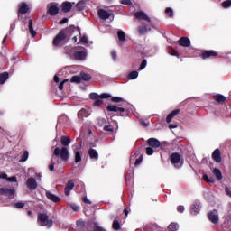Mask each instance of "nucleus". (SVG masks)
<instances>
[{"label":"nucleus","mask_w":231,"mask_h":231,"mask_svg":"<svg viewBox=\"0 0 231 231\" xmlns=\"http://www.w3.org/2000/svg\"><path fill=\"white\" fill-rule=\"evenodd\" d=\"M46 196L50 201H53L54 203H59L60 201V198H59L57 195L52 194L50 191H46Z\"/></svg>","instance_id":"23"},{"label":"nucleus","mask_w":231,"mask_h":231,"mask_svg":"<svg viewBox=\"0 0 231 231\" xmlns=\"http://www.w3.org/2000/svg\"><path fill=\"white\" fill-rule=\"evenodd\" d=\"M98 17H100L103 21H107L109 17L113 16V13H109L105 9H99L97 12Z\"/></svg>","instance_id":"14"},{"label":"nucleus","mask_w":231,"mask_h":231,"mask_svg":"<svg viewBox=\"0 0 231 231\" xmlns=\"http://www.w3.org/2000/svg\"><path fill=\"white\" fill-rule=\"evenodd\" d=\"M129 80H134V79H138V71H132L128 74Z\"/></svg>","instance_id":"38"},{"label":"nucleus","mask_w":231,"mask_h":231,"mask_svg":"<svg viewBox=\"0 0 231 231\" xmlns=\"http://www.w3.org/2000/svg\"><path fill=\"white\" fill-rule=\"evenodd\" d=\"M117 37L121 42H124V41H125V32H124V31H118Z\"/></svg>","instance_id":"39"},{"label":"nucleus","mask_w":231,"mask_h":231,"mask_svg":"<svg viewBox=\"0 0 231 231\" xmlns=\"http://www.w3.org/2000/svg\"><path fill=\"white\" fill-rule=\"evenodd\" d=\"M0 180H8V175L6 173H0Z\"/></svg>","instance_id":"61"},{"label":"nucleus","mask_w":231,"mask_h":231,"mask_svg":"<svg viewBox=\"0 0 231 231\" xmlns=\"http://www.w3.org/2000/svg\"><path fill=\"white\" fill-rule=\"evenodd\" d=\"M69 79H64L61 83H60V85H59V88L60 89V90H62V89H64V84H66V82H69Z\"/></svg>","instance_id":"55"},{"label":"nucleus","mask_w":231,"mask_h":231,"mask_svg":"<svg viewBox=\"0 0 231 231\" xmlns=\"http://www.w3.org/2000/svg\"><path fill=\"white\" fill-rule=\"evenodd\" d=\"M7 181H9L10 183H17V177L16 176L9 177L7 178Z\"/></svg>","instance_id":"54"},{"label":"nucleus","mask_w":231,"mask_h":231,"mask_svg":"<svg viewBox=\"0 0 231 231\" xmlns=\"http://www.w3.org/2000/svg\"><path fill=\"white\" fill-rule=\"evenodd\" d=\"M70 82L74 84H80V82H82V78L80 76H73L70 79Z\"/></svg>","instance_id":"36"},{"label":"nucleus","mask_w":231,"mask_h":231,"mask_svg":"<svg viewBox=\"0 0 231 231\" xmlns=\"http://www.w3.org/2000/svg\"><path fill=\"white\" fill-rule=\"evenodd\" d=\"M15 208H23L24 207V203L23 202H17L15 205H14Z\"/></svg>","instance_id":"56"},{"label":"nucleus","mask_w":231,"mask_h":231,"mask_svg":"<svg viewBox=\"0 0 231 231\" xmlns=\"http://www.w3.org/2000/svg\"><path fill=\"white\" fill-rule=\"evenodd\" d=\"M112 226L114 230H120V222H118V220H114Z\"/></svg>","instance_id":"42"},{"label":"nucleus","mask_w":231,"mask_h":231,"mask_svg":"<svg viewBox=\"0 0 231 231\" xmlns=\"http://www.w3.org/2000/svg\"><path fill=\"white\" fill-rule=\"evenodd\" d=\"M77 226H79V228H84V226H86V221H84V220H78L77 221Z\"/></svg>","instance_id":"47"},{"label":"nucleus","mask_w":231,"mask_h":231,"mask_svg":"<svg viewBox=\"0 0 231 231\" xmlns=\"http://www.w3.org/2000/svg\"><path fill=\"white\" fill-rule=\"evenodd\" d=\"M134 15L135 19H138V21H146V23H148L149 24H151V22H152L151 20V17H149V15H147V14H145V12L143 11L135 12Z\"/></svg>","instance_id":"7"},{"label":"nucleus","mask_w":231,"mask_h":231,"mask_svg":"<svg viewBox=\"0 0 231 231\" xmlns=\"http://www.w3.org/2000/svg\"><path fill=\"white\" fill-rule=\"evenodd\" d=\"M213 174L216 176L217 180H218V181H220V180H223V174L221 173V170L215 168L213 170Z\"/></svg>","instance_id":"31"},{"label":"nucleus","mask_w":231,"mask_h":231,"mask_svg":"<svg viewBox=\"0 0 231 231\" xmlns=\"http://www.w3.org/2000/svg\"><path fill=\"white\" fill-rule=\"evenodd\" d=\"M176 115H180V109L173 110L171 114H169L166 117V122L171 124V122H172V118L176 116Z\"/></svg>","instance_id":"25"},{"label":"nucleus","mask_w":231,"mask_h":231,"mask_svg":"<svg viewBox=\"0 0 231 231\" xmlns=\"http://www.w3.org/2000/svg\"><path fill=\"white\" fill-rule=\"evenodd\" d=\"M0 196H7V198H14L15 196V189L0 188Z\"/></svg>","instance_id":"13"},{"label":"nucleus","mask_w":231,"mask_h":231,"mask_svg":"<svg viewBox=\"0 0 231 231\" xmlns=\"http://www.w3.org/2000/svg\"><path fill=\"white\" fill-rule=\"evenodd\" d=\"M176 115H180V109L173 110L171 114H169L166 117V122L171 124V122H172V118L176 116Z\"/></svg>","instance_id":"26"},{"label":"nucleus","mask_w":231,"mask_h":231,"mask_svg":"<svg viewBox=\"0 0 231 231\" xmlns=\"http://www.w3.org/2000/svg\"><path fill=\"white\" fill-rule=\"evenodd\" d=\"M214 100H216V102H217L218 104H223V102L226 100V97H225V96L223 95L218 94L214 96Z\"/></svg>","instance_id":"33"},{"label":"nucleus","mask_w":231,"mask_h":231,"mask_svg":"<svg viewBox=\"0 0 231 231\" xmlns=\"http://www.w3.org/2000/svg\"><path fill=\"white\" fill-rule=\"evenodd\" d=\"M200 208H201V203L200 202H195L191 206V214L193 216H198V214H199Z\"/></svg>","instance_id":"21"},{"label":"nucleus","mask_w":231,"mask_h":231,"mask_svg":"<svg viewBox=\"0 0 231 231\" xmlns=\"http://www.w3.org/2000/svg\"><path fill=\"white\" fill-rule=\"evenodd\" d=\"M26 185L30 190H35V189H37V180L31 177L27 180Z\"/></svg>","instance_id":"17"},{"label":"nucleus","mask_w":231,"mask_h":231,"mask_svg":"<svg viewBox=\"0 0 231 231\" xmlns=\"http://www.w3.org/2000/svg\"><path fill=\"white\" fill-rule=\"evenodd\" d=\"M212 159L214 160V162H216L217 163H221V152L219 151V149H216L213 153H212Z\"/></svg>","instance_id":"22"},{"label":"nucleus","mask_w":231,"mask_h":231,"mask_svg":"<svg viewBox=\"0 0 231 231\" xmlns=\"http://www.w3.org/2000/svg\"><path fill=\"white\" fill-rule=\"evenodd\" d=\"M152 28H154V24L152 23V22H151L150 23L147 22H143L137 28V33L139 35H146V33H149V32H151Z\"/></svg>","instance_id":"4"},{"label":"nucleus","mask_w":231,"mask_h":231,"mask_svg":"<svg viewBox=\"0 0 231 231\" xmlns=\"http://www.w3.org/2000/svg\"><path fill=\"white\" fill-rule=\"evenodd\" d=\"M112 102H115L116 104H120V102H124V98L118 97H114L111 98Z\"/></svg>","instance_id":"45"},{"label":"nucleus","mask_w":231,"mask_h":231,"mask_svg":"<svg viewBox=\"0 0 231 231\" xmlns=\"http://www.w3.org/2000/svg\"><path fill=\"white\" fill-rule=\"evenodd\" d=\"M28 10H30V7H28V4L26 3H21L18 5V15H24L25 14H28Z\"/></svg>","instance_id":"16"},{"label":"nucleus","mask_w":231,"mask_h":231,"mask_svg":"<svg viewBox=\"0 0 231 231\" xmlns=\"http://www.w3.org/2000/svg\"><path fill=\"white\" fill-rule=\"evenodd\" d=\"M170 231H178L180 229V226L177 223H171L168 226Z\"/></svg>","instance_id":"37"},{"label":"nucleus","mask_w":231,"mask_h":231,"mask_svg":"<svg viewBox=\"0 0 231 231\" xmlns=\"http://www.w3.org/2000/svg\"><path fill=\"white\" fill-rule=\"evenodd\" d=\"M76 8H78L79 11L84 10V8H86V2L85 1H79L77 5Z\"/></svg>","instance_id":"40"},{"label":"nucleus","mask_w":231,"mask_h":231,"mask_svg":"<svg viewBox=\"0 0 231 231\" xmlns=\"http://www.w3.org/2000/svg\"><path fill=\"white\" fill-rule=\"evenodd\" d=\"M80 42H83V44H88V36H82Z\"/></svg>","instance_id":"60"},{"label":"nucleus","mask_w":231,"mask_h":231,"mask_svg":"<svg viewBox=\"0 0 231 231\" xmlns=\"http://www.w3.org/2000/svg\"><path fill=\"white\" fill-rule=\"evenodd\" d=\"M126 183L129 187H133V185H134V179H133V173L126 175Z\"/></svg>","instance_id":"34"},{"label":"nucleus","mask_w":231,"mask_h":231,"mask_svg":"<svg viewBox=\"0 0 231 231\" xmlns=\"http://www.w3.org/2000/svg\"><path fill=\"white\" fill-rule=\"evenodd\" d=\"M177 210H178V212H180V214H183V212H185V207H183V206H179V207L177 208Z\"/></svg>","instance_id":"59"},{"label":"nucleus","mask_w":231,"mask_h":231,"mask_svg":"<svg viewBox=\"0 0 231 231\" xmlns=\"http://www.w3.org/2000/svg\"><path fill=\"white\" fill-rule=\"evenodd\" d=\"M111 57L113 59V60H116V59H117L116 51H111Z\"/></svg>","instance_id":"58"},{"label":"nucleus","mask_w":231,"mask_h":231,"mask_svg":"<svg viewBox=\"0 0 231 231\" xmlns=\"http://www.w3.org/2000/svg\"><path fill=\"white\" fill-rule=\"evenodd\" d=\"M176 115H180V109L173 110L171 114H169L166 117V122L171 124V122H172V118L176 116Z\"/></svg>","instance_id":"27"},{"label":"nucleus","mask_w":231,"mask_h":231,"mask_svg":"<svg viewBox=\"0 0 231 231\" xmlns=\"http://www.w3.org/2000/svg\"><path fill=\"white\" fill-rule=\"evenodd\" d=\"M75 3H70V2H63L61 5V10L65 14H68V12H71V8H73V5Z\"/></svg>","instance_id":"19"},{"label":"nucleus","mask_w":231,"mask_h":231,"mask_svg":"<svg viewBox=\"0 0 231 231\" xmlns=\"http://www.w3.org/2000/svg\"><path fill=\"white\" fill-rule=\"evenodd\" d=\"M147 143L150 145V147H153L154 149H158V147L162 145V143H160V141L156 138L148 139Z\"/></svg>","instance_id":"20"},{"label":"nucleus","mask_w":231,"mask_h":231,"mask_svg":"<svg viewBox=\"0 0 231 231\" xmlns=\"http://www.w3.org/2000/svg\"><path fill=\"white\" fill-rule=\"evenodd\" d=\"M29 32H30L32 37H35V35H37V32H35V30H33V20H32V19L29 20Z\"/></svg>","instance_id":"32"},{"label":"nucleus","mask_w":231,"mask_h":231,"mask_svg":"<svg viewBox=\"0 0 231 231\" xmlns=\"http://www.w3.org/2000/svg\"><path fill=\"white\" fill-rule=\"evenodd\" d=\"M143 160V155H140V157L135 160V163H134L135 167H138V165L142 163Z\"/></svg>","instance_id":"50"},{"label":"nucleus","mask_w":231,"mask_h":231,"mask_svg":"<svg viewBox=\"0 0 231 231\" xmlns=\"http://www.w3.org/2000/svg\"><path fill=\"white\" fill-rule=\"evenodd\" d=\"M203 180H204V181H206L207 183H214V179L208 178V175H207V174H204V175H203Z\"/></svg>","instance_id":"44"},{"label":"nucleus","mask_w":231,"mask_h":231,"mask_svg":"<svg viewBox=\"0 0 231 231\" xmlns=\"http://www.w3.org/2000/svg\"><path fill=\"white\" fill-rule=\"evenodd\" d=\"M178 127V125H176V124H171V125H169V128L170 129H176Z\"/></svg>","instance_id":"63"},{"label":"nucleus","mask_w":231,"mask_h":231,"mask_svg":"<svg viewBox=\"0 0 231 231\" xmlns=\"http://www.w3.org/2000/svg\"><path fill=\"white\" fill-rule=\"evenodd\" d=\"M104 131H106L108 133H113V127H111L110 125H106L104 126Z\"/></svg>","instance_id":"57"},{"label":"nucleus","mask_w":231,"mask_h":231,"mask_svg":"<svg viewBox=\"0 0 231 231\" xmlns=\"http://www.w3.org/2000/svg\"><path fill=\"white\" fill-rule=\"evenodd\" d=\"M88 155L90 156L91 160H98V152L95 149H90L88 151Z\"/></svg>","instance_id":"30"},{"label":"nucleus","mask_w":231,"mask_h":231,"mask_svg":"<svg viewBox=\"0 0 231 231\" xmlns=\"http://www.w3.org/2000/svg\"><path fill=\"white\" fill-rule=\"evenodd\" d=\"M54 156H60L63 162H68V160H69V151L66 147H62L61 150L60 148L57 147L54 150Z\"/></svg>","instance_id":"5"},{"label":"nucleus","mask_w":231,"mask_h":231,"mask_svg":"<svg viewBox=\"0 0 231 231\" xmlns=\"http://www.w3.org/2000/svg\"><path fill=\"white\" fill-rule=\"evenodd\" d=\"M70 208H72V210H74V212H79V210H80V208L75 203L70 204Z\"/></svg>","instance_id":"53"},{"label":"nucleus","mask_w":231,"mask_h":231,"mask_svg":"<svg viewBox=\"0 0 231 231\" xmlns=\"http://www.w3.org/2000/svg\"><path fill=\"white\" fill-rule=\"evenodd\" d=\"M179 44L180 46H183L184 48H189V46H190V39H189L187 37H181L179 40Z\"/></svg>","instance_id":"24"},{"label":"nucleus","mask_w":231,"mask_h":231,"mask_svg":"<svg viewBox=\"0 0 231 231\" xmlns=\"http://www.w3.org/2000/svg\"><path fill=\"white\" fill-rule=\"evenodd\" d=\"M91 107L89 106H85L83 108H81L79 113H78V116L79 118H88V116H91Z\"/></svg>","instance_id":"9"},{"label":"nucleus","mask_w":231,"mask_h":231,"mask_svg":"<svg viewBox=\"0 0 231 231\" xmlns=\"http://www.w3.org/2000/svg\"><path fill=\"white\" fill-rule=\"evenodd\" d=\"M217 53L214 51H207L201 54L202 59H209V57H216Z\"/></svg>","instance_id":"28"},{"label":"nucleus","mask_w":231,"mask_h":231,"mask_svg":"<svg viewBox=\"0 0 231 231\" xmlns=\"http://www.w3.org/2000/svg\"><path fill=\"white\" fill-rule=\"evenodd\" d=\"M68 23V18H63L61 21H60V24H66Z\"/></svg>","instance_id":"64"},{"label":"nucleus","mask_w":231,"mask_h":231,"mask_svg":"<svg viewBox=\"0 0 231 231\" xmlns=\"http://www.w3.org/2000/svg\"><path fill=\"white\" fill-rule=\"evenodd\" d=\"M147 67V60H143L141 63V66L139 68V70L142 71V69H145Z\"/></svg>","instance_id":"49"},{"label":"nucleus","mask_w":231,"mask_h":231,"mask_svg":"<svg viewBox=\"0 0 231 231\" xmlns=\"http://www.w3.org/2000/svg\"><path fill=\"white\" fill-rule=\"evenodd\" d=\"M223 8H230L231 6V0H226L222 3Z\"/></svg>","instance_id":"48"},{"label":"nucleus","mask_w":231,"mask_h":231,"mask_svg":"<svg viewBox=\"0 0 231 231\" xmlns=\"http://www.w3.org/2000/svg\"><path fill=\"white\" fill-rule=\"evenodd\" d=\"M208 217L214 225H217L219 223V213H217V210L209 212L208 214Z\"/></svg>","instance_id":"11"},{"label":"nucleus","mask_w":231,"mask_h":231,"mask_svg":"<svg viewBox=\"0 0 231 231\" xmlns=\"http://www.w3.org/2000/svg\"><path fill=\"white\" fill-rule=\"evenodd\" d=\"M73 30H75V27L70 26L65 30L60 31L59 34L54 38L53 45L60 46V44H62V41H64L68 35H71V32H73Z\"/></svg>","instance_id":"2"},{"label":"nucleus","mask_w":231,"mask_h":231,"mask_svg":"<svg viewBox=\"0 0 231 231\" xmlns=\"http://www.w3.org/2000/svg\"><path fill=\"white\" fill-rule=\"evenodd\" d=\"M106 109L108 111H112L114 113H116L117 115H119L120 116H124V115L122 113L125 112V109L124 107H119L115 105H108L106 106Z\"/></svg>","instance_id":"12"},{"label":"nucleus","mask_w":231,"mask_h":231,"mask_svg":"<svg viewBox=\"0 0 231 231\" xmlns=\"http://www.w3.org/2000/svg\"><path fill=\"white\" fill-rule=\"evenodd\" d=\"M38 224L40 226H47L51 228L53 226V220L49 219V217L44 213H40L38 215Z\"/></svg>","instance_id":"3"},{"label":"nucleus","mask_w":231,"mask_h":231,"mask_svg":"<svg viewBox=\"0 0 231 231\" xmlns=\"http://www.w3.org/2000/svg\"><path fill=\"white\" fill-rule=\"evenodd\" d=\"M73 147L75 153V162L79 163V162H82V155L80 154V149H82V142H80L79 144H75Z\"/></svg>","instance_id":"8"},{"label":"nucleus","mask_w":231,"mask_h":231,"mask_svg":"<svg viewBox=\"0 0 231 231\" xmlns=\"http://www.w3.org/2000/svg\"><path fill=\"white\" fill-rule=\"evenodd\" d=\"M80 78L81 80H91V76H89V74L81 73Z\"/></svg>","instance_id":"43"},{"label":"nucleus","mask_w":231,"mask_h":231,"mask_svg":"<svg viewBox=\"0 0 231 231\" xmlns=\"http://www.w3.org/2000/svg\"><path fill=\"white\" fill-rule=\"evenodd\" d=\"M60 143L61 145H64V147H68V145L71 143V139L68 136H61Z\"/></svg>","instance_id":"29"},{"label":"nucleus","mask_w":231,"mask_h":231,"mask_svg":"<svg viewBox=\"0 0 231 231\" xmlns=\"http://www.w3.org/2000/svg\"><path fill=\"white\" fill-rule=\"evenodd\" d=\"M86 57H88V51H86V49L77 51L74 54V59L76 60H86Z\"/></svg>","instance_id":"15"},{"label":"nucleus","mask_w":231,"mask_h":231,"mask_svg":"<svg viewBox=\"0 0 231 231\" xmlns=\"http://www.w3.org/2000/svg\"><path fill=\"white\" fill-rule=\"evenodd\" d=\"M121 5H125V6H131L133 3H131V0H121Z\"/></svg>","instance_id":"51"},{"label":"nucleus","mask_w":231,"mask_h":231,"mask_svg":"<svg viewBox=\"0 0 231 231\" xmlns=\"http://www.w3.org/2000/svg\"><path fill=\"white\" fill-rule=\"evenodd\" d=\"M74 188H75V182L73 181V180H69L64 189L65 195L69 196V194H71L72 189Z\"/></svg>","instance_id":"18"},{"label":"nucleus","mask_w":231,"mask_h":231,"mask_svg":"<svg viewBox=\"0 0 231 231\" xmlns=\"http://www.w3.org/2000/svg\"><path fill=\"white\" fill-rule=\"evenodd\" d=\"M28 156H29L28 151H25L22 155L20 162H26V160H28Z\"/></svg>","instance_id":"46"},{"label":"nucleus","mask_w":231,"mask_h":231,"mask_svg":"<svg viewBox=\"0 0 231 231\" xmlns=\"http://www.w3.org/2000/svg\"><path fill=\"white\" fill-rule=\"evenodd\" d=\"M47 12L49 15H57L59 14V5L56 3H51L47 5Z\"/></svg>","instance_id":"10"},{"label":"nucleus","mask_w":231,"mask_h":231,"mask_svg":"<svg viewBox=\"0 0 231 231\" xmlns=\"http://www.w3.org/2000/svg\"><path fill=\"white\" fill-rule=\"evenodd\" d=\"M171 162L176 169H180V167H183V161H181V155H180V153H172L171 155Z\"/></svg>","instance_id":"6"},{"label":"nucleus","mask_w":231,"mask_h":231,"mask_svg":"<svg viewBox=\"0 0 231 231\" xmlns=\"http://www.w3.org/2000/svg\"><path fill=\"white\" fill-rule=\"evenodd\" d=\"M225 190H226V193L227 194V196H229L231 198V189H230V188L226 187Z\"/></svg>","instance_id":"62"},{"label":"nucleus","mask_w":231,"mask_h":231,"mask_svg":"<svg viewBox=\"0 0 231 231\" xmlns=\"http://www.w3.org/2000/svg\"><path fill=\"white\" fill-rule=\"evenodd\" d=\"M8 80V72L0 74V84H5Z\"/></svg>","instance_id":"35"},{"label":"nucleus","mask_w":231,"mask_h":231,"mask_svg":"<svg viewBox=\"0 0 231 231\" xmlns=\"http://www.w3.org/2000/svg\"><path fill=\"white\" fill-rule=\"evenodd\" d=\"M89 98L91 100H94L92 106L94 107H100L102 104H104V98H111V94L109 93H103L101 95H98L97 93H90Z\"/></svg>","instance_id":"1"},{"label":"nucleus","mask_w":231,"mask_h":231,"mask_svg":"<svg viewBox=\"0 0 231 231\" xmlns=\"http://www.w3.org/2000/svg\"><path fill=\"white\" fill-rule=\"evenodd\" d=\"M146 154H148V156H152V154H154V150L152 147H147Z\"/></svg>","instance_id":"52"},{"label":"nucleus","mask_w":231,"mask_h":231,"mask_svg":"<svg viewBox=\"0 0 231 231\" xmlns=\"http://www.w3.org/2000/svg\"><path fill=\"white\" fill-rule=\"evenodd\" d=\"M165 14H167L169 17H174V11L171 7L165 9Z\"/></svg>","instance_id":"41"}]
</instances>
